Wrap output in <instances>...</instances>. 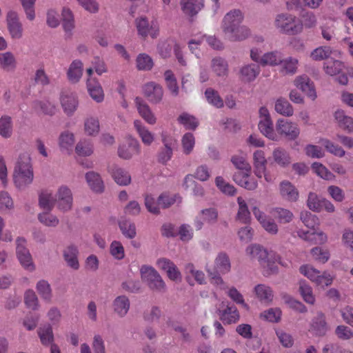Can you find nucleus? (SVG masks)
I'll use <instances>...</instances> for the list:
<instances>
[{
	"instance_id": "f257e3e1",
	"label": "nucleus",
	"mask_w": 353,
	"mask_h": 353,
	"mask_svg": "<svg viewBox=\"0 0 353 353\" xmlns=\"http://www.w3.org/2000/svg\"><path fill=\"white\" fill-rule=\"evenodd\" d=\"M245 253L249 258L259 262L265 276L276 274L279 272L278 264L283 267L288 266V263L279 253L259 244H252L247 247Z\"/></svg>"
},
{
	"instance_id": "f03ea898",
	"label": "nucleus",
	"mask_w": 353,
	"mask_h": 353,
	"mask_svg": "<svg viewBox=\"0 0 353 353\" xmlns=\"http://www.w3.org/2000/svg\"><path fill=\"white\" fill-rule=\"evenodd\" d=\"M34 171L30 155L27 152L19 154L12 173V181L15 188L19 190H26L32 183Z\"/></svg>"
},
{
	"instance_id": "7ed1b4c3",
	"label": "nucleus",
	"mask_w": 353,
	"mask_h": 353,
	"mask_svg": "<svg viewBox=\"0 0 353 353\" xmlns=\"http://www.w3.org/2000/svg\"><path fill=\"white\" fill-rule=\"evenodd\" d=\"M274 25L282 33L296 34L303 30V23L296 16L288 13H281L276 16Z\"/></svg>"
},
{
	"instance_id": "20e7f679",
	"label": "nucleus",
	"mask_w": 353,
	"mask_h": 353,
	"mask_svg": "<svg viewBox=\"0 0 353 353\" xmlns=\"http://www.w3.org/2000/svg\"><path fill=\"white\" fill-rule=\"evenodd\" d=\"M134 26L137 34L143 39L150 36L152 39L159 37L160 32L159 24L157 21H151L145 16H140L135 19Z\"/></svg>"
},
{
	"instance_id": "39448f33",
	"label": "nucleus",
	"mask_w": 353,
	"mask_h": 353,
	"mask_svg": "<svg viewBox=\"0 0 353 353\" xmlns=\"http://www.w3.org/2000/svg\"><path fill=\"white\" fill-rule=\"evenodd\" d=\"M306 205L310 210L315 212L324 210L329 214H332L336 212V207L332 201L325 197L319 196L313 192H309Z\"/></svg>"
},
{
	"instance_id": "423d86ee",
	"label": "nucleus",
	"mask_w": 353,
	"mask_h": 353,
	"mask_svg": "<svg viewBox=\"0 0 353 353\" xmlns=\"http://www.w3.org/2000/svg\"><path fill=\"white\" fill-rule=\"evenodd\" d=\"M6 28L8 35L12 41H19L23 39L24 30L17 12L10 10L6 14Z\"/></svg>"
},
{
	"instance_id": "0eeeda50",
	"label": "nucleus",
	"mask_w": 353,
	"mask_h": 353,
	"mask_svg": "<svg viewBox=\"0 0 353 353\" xmlns=\"http://www.w3.org/2000/svg\"><path fill=\"white\" fill-rule=\"evenodd\" d=\"M252 163L254 166V173L255 176L264 180L267 183H272L274 181L273 177L267 170V159L265 152L261 150H256L252 154Z\"/></svg>"
},
{
	"instance_id": "6e6552de",
	"label": "nucleus",
	"mask_w": 353,
	"mask_h": 353,
	"mask_svg": "<svg viewBox=\"0 0 353 353\" xmlns=\"http://www.w3.org/2000/svg\"><path fill=\"white\" fill-rule=\"evenodd\" d=\"M16 254L21 265L28 272H32L36 267L31 254L26 248V240L18 238L16 240Z\"/></svg>"
},
{
	"instance_id": "1a4fd4ad",
	"label": "nucleus",
	"mask_w": 353,
	"mask_h": 353,
	"mask_svg": "<svg viewBox=\"0 0 353 353\" xmlns=\"http://www.w3.org/2000/svg\"><path fill=\"white\" fill-rule=\"evenodd\" d=\"M277 141L281 137L290 140L296 139L300 134L298 125L286 119H279L276 122Z\"/></svg>"
},
{
	"instance_id": "9d476101",
	"label": "nucleus",
	"mask_w": 353,
	"mask_h": 353,
	"mask_svg": "<svg viewBox=\"0 0 353 353\" xmlns=\"http://www.w3.org/2000/svg\"><path fill=\"white\" fill-rule=\"evenodd\" d=\"M155 264L159 270L166 274L170 281L177 283L182 281V274L180 270L170 259L161 257L157 260Z\"/></svg>"
},
{
	"instance_id": "9b49d317",
	"label": "nucleus",
	"mask_w": 353,
	"mask_h": 353,
	"mask_svg": "<svg viewBox=\"0 0 353 353\" xmlns=\"http://www.w3.org/2000/svg\"><path fill=\"white\" fill-rule=\"evenodd\" d=\"M57 208L61 212H68L73 207V195L69 187L60 185L56 191Z\"/></svg>"
},
{
	"instance_id": "f8f14e48",
	"label": "nucleus",
	"mask_w": 353,
	"mask_h": 353,
	"mask_svg": "<svg viewBox=\"0 0 353 353\" xmlns=\"http://www.w3.org/2000/svg\"><path fill=\"white\" fill-rule=\"evenodd\" d=\"M141 145L139 141L132 136L126 138L125 142L121 143L118 149V155L123 159H130L139 154Z\"/></svg>"
},
{
	"instance_id": "ddd939ff",
	"label": "nucleus",
	"mask_w": 353,
	"mask_h": 353,
	"mask_svg": "<svg viewBox=\"0 0 353 353\" xmlns=\"http://www.w3.org/2000/svg\"><path fill=\"white\" fill-rule=\"evenodd\" d=\"M294 85L312 101L317 98V93L314 83L305 74L296 76L293 80Z\"/></svg>"
},
{
	"instance_id": "4468645a",
	"label": "nucleus",
	"mask_w": 353,
	"mask_h": 353,
	"mask_svg": "<svg viewBox=\"0 0 353 353\" xmlns=\"http://www.w3.org/2000/svg\"><path fill=\"white\" fill-rule=\"evenodd\" d=\"M60 105L63 112L68 116H72L79 107L77 95L70 91H63L59 97Z\"/></svg>"
},
{
	"instance_id": "2eb2a0df",
	"label": "nucleus",
	"mask_w": 353,
	"mask_h": 353,
	"mask_svg": "<svg viewBox=\"0 0 353 353\" xmlns=\"http://www.w3.org/2000/svg\"><path fill=\"white\" fill-rule=\"evenodd\" d=\"M252 211L254 217L261 226L269 234H276L278 232V225L274 221L261 211L257 205L252 207Z\"/></svg>"
},
{
	"instance_id": "dca6fc26",
	"label": "nucleus",
	"mask_w": 353,
	"mask_h": 353,
	"mask_svg": "<svg viewBox=\"0 0 353 353\" xmlns=\"http://www.w3.org/2000/svg\"><path fill=\"white\" fill-rule=\"evenodd\" d=\"M135 107L139 116L149 125H155L157 117L153 112L149 105L141 98L134 99Z\"/></svg>"
},
{
	"instance_id": "f3484780",
	"label": "nucleus",
	"mask_w": 353,
	"mask_h": 353,
	"mask_svg": "<svg viewBox=\"0 0 353 353\" xmlns=\"http://www.w3.org/2000/svg\"><path fill=\"white\" fill-rule=\"evenodd\" d=\"M75 142V135L70 130L61 132L57 139L59 149L65 154H70L72 152Z\"/></svg>"
},
{
	"instance_id": "a211bd4d",
	"label": "nucleus",
	"mask_w": 353,
	"mask_h": 353,
	"mask_svg": "<svg viewBox=\"0 0 353 353\" xmlns=\"http://www.w3.org/2000/svg\"><path fill=\"white\" fill-rule=\"evenodd\" d=\"M134 128L141 139L142 143L145 146H151L156 141V135L149 128L143 124L139 119L133 121Z\"/></svg>"
},
{
	"instance_id": "6ab92c4d",
	"label": "nucleus",
	"mask_w": 353,
	"mask_h": 353,
	"mask_svg": "<svg viewBox=\"0 0 353 353\" xmlns=\"http://www.w3.org/2000/svg\"><path fill=\"white\" fill-rule=\"evenodd\" d=\"M243 20V15L239 10H234L228 12L222 21L221 28L223 34L240 26Z\"/></svg>"
},
{
	"instance_id": "aec40b11",
	"label": "nucleus",
	"mask_w": 353,
	"mask_h": 353,
	"mask_svg": "<svg viewBox=\"0 0 353 353\" xmlns=\"http://www.w3.org/2000/svg\"><path fill=\"white\" fill-rule=\"evenodd\" d=\"M218 212L214 208L202 210L196 216L194 225L197 230H201L205 223L213 224L216 222Z\"/></svg>"
},
{
	"instance_id": "412c9836",
	"label": "nucleus",
	"mask_w": 353,
	"mask_h": 353,
	"mask_svg": "<svg viewBox=\"0 0 353 353\" xmlns=\"http://www.w3.org/2000/svg\"><path fill=\"white\" fill-rule=\"evenodd\" d=\"M144 96L152 103H159L163 96L162 87L153 81L146 83L143 87Z\"/></svg>"
},
{
	"instance_id": "4be33fe9",
	"label": "nucleus",
	"mask_w": 353,
	"mask_h": 353,
	"mask_svg": "<svg viewBox=\"0 0 353 353\" xmlns=\"http://www.w3.org/2000/svg\"><path fill=\"white\" fill-rule=\"evenodd\" d=\"M86 89L90 98L96 103H101L105 99V92L99 81L94 78H88Z\"/></svg>"
},
{
	"instance_id": "5701e85b",
	"label": "nucleus",
	"mask_w": 353,
	"mask_h": 353,
	"mask_svg": "<svg viewBox=\"0 0 353 353\" xmlns=\"http://www.w3.org/2000/svg\"><path fill=\"white\" fill-rule=\"evenodd\" d=\"M108 172L114 182L120 186H128L132 182L130 172L123 168L113 165L109 168Z\"/></svg>"
},
{
	"instance_id": "b1692460",
	"label": "nucleus",
	"mask_w": 353,
	"mask_h": 353,
	"mask_svg": "<svg viewBox=\"0 0 353 353\" xmlns=\"http://www.w3.org/2000/svg\"><path fill=\"white\" fill-rule=\"evenodd\" d=\"M297 235L306 241L312 242L315 244L323 245L327 242V235L322 230L316 231L315 229L312 231L299 230Z\"/></svg>"
},
{
	"instance_id": "393cba45",
	"label": "nucleus",
	"mask_w": 353,
	"mask_h": 353,
	"mask_svg": "<svg viewBox=\"0 0 353 353\" xmlns=\"http://www.w3.org/2000/svg\"><path fill=\"white\" fill-rule=\"evenodd\" d=\"M234 181L239 185L250 190L258 186V181L251 175V170L243 172H236L233 176Z\"/></svg>"
},
{
	"instance_id": "a878e982",
	"label": "nucleus",
	"mask_w": 353,
	"mask_h": 353,
	"mask_svg": "<svg viewBox=\"0 0 353 353\" xmlns=\"http://www.w3.org/2000/svg\"><path fill=\"white\" fill-rule=\"evenodd\" d=\"M279 193L281 197L288 202H296L299 198V192L297 188L288 181H283L280 183Z\"/></svg>"
},
{
	"instance_id": "bb28decb",
	"label": "nucleus",
	"mask_w": 353,
	"mask_h": 353,
	"mask_svg": "<svg viewBox=\"0 0 353 353\" xmlns=\"http://www.w3.org/2000/svg\"><path fill=\"white\" fill-rule=\"evenodd\" d=\"M259 73V66L254 63H247L240 68L239 77L244 83H250L256 79Z\"/></svg>"
},
{
	"instance_id": "cd10ccee",
	"label": "nucleus",
	"mask_w": 353,
	"mask_h": 353,
	"mask_svg": "<svg viewBox=\"0 0 353 353\" xmlns=\"http://www.w3.org/2000/svg\"><path fill=\"white\" fill-rule=\"evenodd\" d=\"M64 261L67 265L74 270H77L79 267V250L74 245H70L67 246L63 252Z\"/></svg>"
},
{
	"instance_id": "c85d7f7f",
	"label": "nucleus",
	"mask_w": 353,
	"mask_h": 353,
	"mask_svg": "<svg viewBox=\"0 0 353 353\" xmlns=\"http://www.w3.org/2000/svg\"><path fill=\"white\" fill-rule=\"evenodd\" d=\"M212 270L222 274H228L231 270V262L228 255L224 252L219 253L214 259Z\"/></svg>"
},
{
	"instance_id": "c756f323",
	"label": "nucleus",
	"mask_w": 353,
	"mask_h": 353,
	"mask_svg": "<svg viewBox=\"0 0 353 353\" xmlns=\"http://www.w3.org/2000/svg\"><path fill=\"white\" fill-rule=\"evenodd\" d=\"M334 118L341 129L347 132H353V118L346 114L343 110H336L334 113Z\"/></svg>"
},
{
	"instance_id": "7c9ffc66",
	"label": "nucleus",
	"mask_w": 353,
	"mask_h": 353,
	"mask_svg": "<svg viewBox=\"0 0 353 353\" xmlns=\"http://www.w3.org/2000/svg\"><path fill=\"white\" fill-rule=\"evenodd\" d=\"M130 307L129 299L124 295L119 296L112 302L114 313L119 317H124L128 314Z\"/></svg>"
},
{
	"instance_id": "2f4dec72",
	"label": "nucleus",
	"mask_w": 353,
	"mask_h": 353,
	"mask_svg": "<svg viewBox=\"0 0 353 353\" xmlns=\"http://www.w3.org/2000/svg\"><path fill=\"white\" fill-rule=\"evenodd\" d=\"M328 330V325L323 313H319L312 320L310 332L316 336H324Z\"/></svg>"
},
{
	"instance_id": "473e14b6",
	"label": "nucleus",
	"mask_w": 353,
	"mask_h": 353,
	"mask_svg": "<svg viewBox=\"0 0 353 353\" xmlns=\"http://www.w3.org/2000/svg\"><path fill=\"white\" fill-rule=\"evenodd\" d=\"M219 314L225 324L236 323L240 319L239 312L234 305H228L225 309L219 311Z\"/></svg>"
},
{
	"instance_id": "72a5a7b5",
	"label": "nucleus",
	"mask_w": 353,
	"mask_h": 353,
	"mask_svg": "<svg viewBox=\"0 0 353 353\" xmlns=\"http://www.w3.org/2000/svg\"><path fill=\"white\" fill-rule=\"evenodd\" d=\"M185 272L186 274L187 281L191 285L192 278H193L194 281L200 285H203L206 283V278L204 272L196 269L192 263H188L185 265Z\"/></svg>"
},
{
	"instance_id": "f704fd0d",
	"label": "nucleus",
	"mask_w": 353,
	"mask_h": 353,
	"mask_svg": "<svg viewBox=\"0 0 353 353\" xmlns=\"http://www.w3.org/2000/svg\"><path fill=\"white\" fill-rule=\"evenodd\" d=\"M204 41H206V43L214 49L220 50L223 48L222 43L218 39L212 36H203L199 39H191L188 43L189 47L190 50L193 51L194 49L197 48L199 45H201Z\"/></svg>"
},
{
	"instance_id": "c9c22d12",
	"label": "nucleus",
	"mask_w": 353,
	"mask_h": 353,
	"mask_svg": "<svg viewBox=\"0 0 353 353\" xmlns=\"http://www.w3.org/2000/svg\"><path fill=\"white\" fill-rule=\"evenodd\" d=\"M83 64L81 60H74L69 65L67 76L70 81L77 83L83 75Z\"/></svg>"
},
{
	"instance_id": "e433bc0d",
	"label": "nucleus",
	"mask_w": 353,
	"mask_h": 353,
	"mask_svg": "<svg viewBox=\"0 0 353 353\" xmlns=\"http://www.w3.org/2000/svg\"><path fill=\"white\" fill-rule=\"evenodd\" d=\"M281 71L285 74L294 75L298 72L299 61L297 58L288 57L285 59L281 57L280 63Z\"/></svg>"
},
{
	"instance_id": "4c0bfd02",
	"label": "nucleus",
	"mask_w": 353,
	"mask_h": 353,
	"mask_svg": "<svg viewBox=\"0 0 353 353\" xmlns=\"http://www.w3.org/2000/svg\"><path fill=\"white\" fill-rule=\"evenodd\" d=\"M299 292L306 303L312 305L316 303V296L312 288L305 280H301L299 282Z\"/></svg>"
},
{
	"instance_id": "58836bf2",
	"label": "nucleus",
	"mask_w": 353,
	"mask_h": 353,
	"mask_svg": "<svg viewBox=\"0 0 353 353\" xmlns=\"http://www.w3.org/2000/svg\"><path fill=\"white\" fill-rule=\"evenodd\" d=\"M181 6L184 13L193 16L203 8L204 1L203 0H181Z\"/></svg>"
},
{
	"instance_id": "ea45409f",
	"label": "nucleus",
	"mask_w": 353,
	"mask_h": 353,
	"mask_svg": "<svg viewBox=\"0 0 353 353\" xmlns=\"http://www.w3.org/2000/svg\"><path fill=\"white\" fill-rule=\"evenodd\" d=\"M224 34L226 39L231 41H239L247 39L250 34V30L244 26H239Z\"/></svg>"
},
{
	"instance_id": "a19ab883",
	"label": "nucleus",
	"mask_w": 353,
	"mask_h": 353,
	"mask_svg": "<svg viewBox=\"0 0 353 353\" xmlns=\"http://www.w3.org/2000/svg\"><path fill=\"white\" fill-rule=\"evenodd\" d=\"M254 292L261 302L269 304L273 300L274 294L271 288L264 284L256 285L254 288Z\"/></svg>"
},
{
	"instance_id": "79ce46f5",
	"label": "nucleus",
	"mask_w": 353,
	"mask_h": 353,
	"mask_svg": "<svg viewBox=\"0 0 353 353\" xmlns=\"http://www.w3.org/2000/svg\"><path fill=\"white\" fill-rule=\"evenodd\" d=\"M39 206L47 210H52L57 205L56 192L54 194L50 190L43 191L39 195Z\"/></svg>"
},
{
	"instance_id": "37998d69",
	"label": "nucleus",
	"mask_w": 353,
	"mask_h": 353,
	"mask_svg": "<svg viewBox=\"0 0 353 353\" xmlns=\"http://www.w3.org/2000/svg\"><path fill=\"white\" fill-rule=\"evenodd\" d=\"M85 179L90 189L96 192H102L104 190L103 182L98 173L88 172L85 174Z\"/></svg>"
},
{
	"instance_id": "c03bdc74",
	"label": "nucleus",
	"mask_w": 353,
	"mask_h": 353,
	"mask_svg": "<svg viewBox=\"0 0 353 353\" xmlns=\"http://www.w3.org/2000/svg\"><path fill=\"white\" fill-rule=\"evenodd\" d=\"M282 312L279 307H271L259 314V319L263 321L277 323L281 319Z\"/></svg>"
},
{
	"instance_id": "a18cd8bd",
	"label": "nucleus",
	"mask_w": 353,
	"mask_h": 353,
	"mask_svg": "<svg viewBox=\"0 0 353 353\" xmlns=\"http://www.w3.org/2000/svg\"><path fill=\"white\" fill-rule=\"evenodd\" d=\"M274 110L279 114L285 117H292L294 114V108L290 102L283 97L276 99Z\"/></svg>"
},
{
	"instance_id": "49530a36",
	"label": "nucleus",
	"mask_w": 353,
	"mask_h": 353,
	"mask_svg": "<svg viewBox=\"0 0 353 353\" xmlns=\"http://www.w3.org/2000/svg\"><path fill=\"white\" fill-rule=\"evenodd\" d=\"M163 77L166 87L171 95L176 97L179 93V87L174 72L170 70H167L164 72Z\"/></svg>"
},
{
	"instance_id": "de8ad7c7",
	"label": "nucleus",
	"mask_w": 353,
	"mask_h": 353,
	"mask_svg": "<svg viewBox=\"0 0 353 353\" xmlns=\"http://www.w3.org/2000/svg\"><path fill=\"white\" fill-rule=\"evenodd\" d=\"M205 270L208 274L212 285L219 290L226 289V283L221 276V273H217L216 271H214L212 265L208 263L205 265Z\"/></svg>"
},
{
	"instance_id": "09e8293b",
	"label": "nucleus",
	"mask_w": 353,
	"mask_h": 353,
	"mask_svg": "<svg viewBox=\"0 0 353 353\" xmlns=\"http://www.w3.org/2000/svg\"><path fill=\"white\" fill-rule=\"evenodd\" d=\"M333 53L341 55L340 51H334L330 47L321 46L314 49L310 54V57L314 61H321L330 57Z\"/></svg>"
},
{
	"instance_id": "8fccbe9b",
	"label": "nucleus",
	"mask_w": 353,
	"mask_h": 353,
	"mask_svg": "<svg viewBox=\"0 0 353 353\" xmlns=\"http://www.w3.org/2000/svg\"><path fill=\"white\" fill-rule=\"evenodd\" d=\"M282 55L277 51L268 52L262 55L261 66H276L281 62Z\"/></svg>"
},
{
	"instance_id": "3c124183",
	"label": "nucleus",
	"mask_w": 353,
	"mask_h": 353,
	"mask_svg": "<svg viewBox=\"0 0 353 353\" xmlns=\"http://www.w3.org/2000/svg\"><path fill=\"white\" fill-rule=\"evenodd\" d=\"M17 61L14 55L10 52H0V67L6 71L15 69Z\"/></svg>"
},
{
	"instance_id": "603ef678",
	"label": "nucleus",
	"mask_w": 353,
	"mask_h": 353,
	"mask_svg": "<svg viewBox=\"0 0 353 353\" xmlns=\"http://www.w3.org/2000/svg\"><path fill=\"white\" fill-rule=\"evenodd\" d=\"M321 35L327 41H330L335 30V21L332 18L324 19L320 26Z\"/></svg>"
},
{
	"instance_id": "864d4df0",
	"label": "nucleus",
	"mask_w": 353,
	"mask_h": 353,
	"mask_svg": "<svg viewBox=\"0 0 353 353\" xmlns=\"http://www.w3.org/2000/svg\"><path fill=\"white\" fill-rule=\"evenodd\" d=\"M274 161L281 167H286L291 163L290 154L283 148H277L272 152Z\"/></svg>"
},
{
	"instance_id": "5fc2aeb1",
	"label": "nucleus",
	"mask_w": 353,
	"mask_h": 353,
	"mask_svg": "<svg viewBox=\"0 0 353 353\" xmlns=\"http://www.w3.org/2000/svg\"><path fill=\"white\" fill-rule=\"evenodd\" d=\"M13 134V123L12 118L5 115L0 118V136L4 139H9Z\"/></svg>"
},
{
	"instance_id": "6e6d98bb",
	"label": "nucleus",
	"mask_w": 353,
	"mask_h": 353,
	"mask_svg": "<svg viewBox=\"0 0 353 353\" xmlns=\"http://www.w3.org/2000/svg\"><path fill=\"white\" fill-rule=\"evenodd\" d=\"M100 130L99 121L97 117H88L84 121V131L88 136L94 137Z\"/></svg>"
},
{
	"instance_id": "4d7b16f0",
	"label": "nucleus",
	"mask_w": 353,
	"mask_h": 353,
	"mask_svg": "<svg viewBox=\"0 0 353 353\" xmlns=\"http://www.w3.org/2000/svg\"><path fill=\"white\" fill-rule=\"evenodd\" d=\"M212 70L219 77H225L228 73V65L227 61L220 57L212 59L211 64Z\"/></svg>"
},
{
	"instance_id": "13d9d810",
	"label": "nucleus",
	"mask_w": 353,
	"mask_h": 353,
	"mask_svg": "<svg viewBox=\"0 0 353 353\" xmlns=\"http://www.w3.org/2000/svg\"><path fill=\"white\" fill-rule=\"evenodd\" d=\"M334 281V276L327 271L321 272L318 270L312 283L316 285L325 288L332 285Z\"/></svg>"
},
{
	"instance_id": "bf43d9fd",
	"label": "nucleus",
	"mask_w": 353,
	"mask_h": 353,
	"mask_svg": "<svg viewBox=\"0 0 353 353\" xmlns=\"http://www.w3.org/2000/svg\"><path fill=\"white\" fill-rule=\"evenodd\" d=\"M311 168L314 173L324 180L332 181L335 179L334 174L319 162L313 163Z\"/></svg>"
},
{
	"instance_id": "052dcab7",
	"label": "nucleus",
	"mask_w": 353,
	"mask_h": 353,
	"mask_svg": "<svg viewBox=\"0 0 353 353\" xmlns=\"http://www.w3.org/2000/svg\"><path fill=\"white\" fill-rule=\"evenodd\" d=\"M36 290L42 299L50 301L52 298V290L50 283L46 280H40L36 284Z\"/></svg>"
},
{
	"instance_id": "680f3d73",
	"label": "nucleus",
	"mask_w": 353,
	"mask_h": 353,
	"mask_svg": "<svg viewBox=\"0 0 353 353\" xmlns=\"http://www.w3.org/2000/svg\"><path fill=\"white\" fill-rule=\"evenodd\" d=\"M38 336L40 339L41 343L43 345H52L54 344V334L52 328L50 325H46L40 327L38 331Z\"/></svg>"
},
{
	"instance_id": "e2e57ef3",
	"label": "nucleus",
	"mask_w": 353,
	"mask_h": 353,
	"mask_svg": "<svg viewBox=\"0 0 353 353\" xmlns=\"http://www.w3.org/2000/svg\"><path fill=\"white\" fill-rule=\"evenodd\" d=\"M239 209L236 214V219L241 223H246L250 219V212L248 210L245 201L242 197L237 198Z\"/></svg>"
},
{
	"instance_id": "0e129e2a",
	"label": "nucleus",
	"mask_w": 353,
	"mask_h": 353,
	"mask_svg": "<svg viewBox=\"0 0 353 353\" xmlns=\"http://www.w3.org/2000/svg\"><path fill=\"white\" fill-rule=\"evenodd\" d=\"M281 298L283 301L289 307L298 311L301 313H305L307 312V307L301 301L296 300L293 296L288 294H282Z\"/></svg>"
},
{
	"instance_id": "69168bd1",
	"label": "nucleus",
	"mask_w": 353,
	"mask_h": 353,
	"mask_svg": "<svg viewBox=\"0 0 353 353\" xmlns=\"http://www.w3.org/2000/svg\"><path fill=\"white\" fill-rule=\"evenodd\" d=\"M136 65L139 70L149 71L153 68L154 61L150 56L141 53L137 57Z\"/></svg>"
},
{
	"instance_id": "338daca9",
	"label": "nucleus",
	"mask_w": 353,
	"mask_h": 353,
	"mask_svg": "<svg viewBox=\"0 0 353 353\" xmlns=\"http://www.w3.org/2000/svg\"><path fill=\"white\" fill-rule=\"evenodd\" d=\"M345 68L344 63L339 60L331 59L325 63L324 70L330 76L339 74Z\"/></svg>"
},
{
	"instance_id": "774afa93",
	"label": "nucleus",
	"mask_w": 353,
	"mask_h": 353,
	"mask_svg": "<svg viewBox=\"0 0 353 353\" xmlns=\"http://www.w3.org/2000/svg\"><path fill=\"white\" fill-rule=\"evenodd\" d=\"M319 143L332 154L343 157L345 154V151L339 145L335 144L327 139H321Z\"/></svg>"
}]
</instances>
